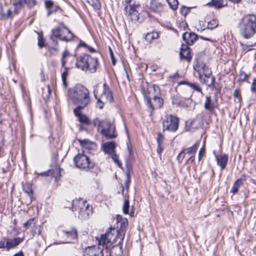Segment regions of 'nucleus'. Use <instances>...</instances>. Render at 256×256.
<instances>
[{
    "instance_id": "obj_26",
    "label": "nucleus",
    "mask_w": 256,
    "mask_h": 256,
    "mask_svg": "<svg viewBox=\"0 0 256 256\" xmlns=\"http://www.w3.org/2000/svg\"><path fill=\"white\" fill-rule=\"evenodd\" d=\"M62 232L65 234L70 240H74L77 238L78 233L76 228H72L68 230H64Z\"/></svg>"
},
{
    "instance_id": "obj_50",
    "label": "nucleus",
    "mask_w": 256,
    "mask_h": 256,
    "mask_svg": "<svg viewBox=\"0 0 256 256\" xmlns=\"http://www.w3.org/2000/svg\"><path fill=\"white\" fill-rule=\"evenodd\" d=\"M190 8L183 6L180 8V13L182 15L186 16L190 12Z\"/></svg>"
},
{
    "instance_id": "obj_30",
    "label": "nucleus",
    "mask_w": 256,
    "mask_h": 256,
    "mask_svg": "<svg viewBox=\"0 0 256 256\" xmlns=\"http://www.w3.org/2000/svg\"><path fill=\"white\" fill-rule=\"evenodd\" d=\"M159 38V34L158 32L152 31L150 32H148L145 36V40L148 43H151L154 40L158 39Z\"/></svg>"
},
{
    "instance_id": "obj_10",
    "label": "nucleus",
    "mask_w": 256,
    "mask_h": 256,
    "mask_svg": "<svg viewBox=\"0 0 256 256\" xmlns=\"http://www.w3.org/2000/svg\"><path fill=\"white\" fill-rule=\"evenodd\" d=\"M144 96L146 102V104L150 109L152 112L156 108H161L163 105V100L160 96H154L152 100L150 93H144Z\"/></svg>"
},
{
    "instance_id": "obj_9",
    "label": "nucleus",
    "mask_w": 256,
    "mask_h": 256,
    "mask_svg": "<svg viewBox=\"0 0 256 256\" xmlns=\"http://www.w3.org/2000/svg\"><path fill=\"white\" fill-rule=\"evenodd\" d=\"M179 126V118L172 114H167L162 122L163 130L175 132Z\"/></svg>"
},
{
    "instance_id": "obj_45",
    "label": "nucleus",
    "mask_w": 256,
    "mask_h": 256,
    "mask_svg": "<svg viewBox=\"0 0 256 256\" xmlns=\"http://www.w3.org/2000/svg\"><path fill=\"white\" fill-rule=\"evenodd\" d=\"M34 220V218H30L24 224V226L26 228H29L32 227V225H34L35 224Z\"/></svg>"
},
{
    "instance_id": "obj_20",
    "label": "nucleus",
    "mask_w": 256,
    "mask_h": 256,
    "mask_svg": "<svg viewBox=\"0 0 256 256\" xmlns=\"http://www.w3.org/2000/svg\"><path fill=\"white\" fill-rule=\"evenodd\" d=\"M164 136L162 134V133L158 132V136L156 138V142L158 144V147L156 148V152L160 156H161V154L163 152L164 150Z\"/></svg>"
},
{
    "instance_id": "obj_4",
    "label": "nucleus",
    "mask_w": 256,
    "mask_h": 256,
    "mask_svg": "<svg viewBox=\"0 0 256 256\" xmlns=\"http://www.w3.org/2000/svg\"><path fill=\"white\" fill-rule=\"evenodd\" d=\"M98 65V58H92L90 54H85L76 58V66L82 70L94 72L96 70Z\"/></svg>"
},
{
    "instance_id": "obj_35",
    "label": "nucleus",
    "mask_w": 256,
    "mask_h": 256,
    "mask_svg": "<svg viewBox=\"0 0 256 256\" xmlns=\"http://www.w3.org/2000/svg\"><path fill=\"white\" fill-rule=\"evenodd\" d=\"M86 2L95 9L99 10L101 8L100 4L98 0H86Z\"/></svg>"
},
{
    "instance_id": "obj_49",
    "label": "nucleus",
    "mask_w": 256,
    "mask_h": 256,
    "mask_svg": "<svg viewBox=\"0 0 256 256\" xmlns=\"http://www.w3.org/2000/svg\"><path fill=\"white\" fill-rule=\"evenodd\" d=\"M23 2L29 8L33 7L36 4V0H23Z\"/></svg>"
},
{
    "instance_id": "obj_25",
    "label": "nucleus",
    "mask_w": 256,
    "mask_h": 256,
    "mask_svg": "<svg viewBox=\"0 0 256 256\" xmlns=\"http://www.w3.org/2000/svg\"><path fill=\"white\" fill-rule=\"evenodd\" d=\"M121 242L118 244L114 246L109 252L110 256H122V247L120 246Z\"/></svg>"
},
{
    "instance_id": "obj_24",
    "label": "nucleus",
    "mask_w": 256,
    "mask_h": 256,
    "mask_svg": "<svg viewBox=\"0 0 256 256\" xmlns=\"http://www.w3.org/2000/svg\"><path fill=\"white\" fill-rule=\"evenodd\" d=\"M150 8L155 12H160L163 10L164 4L158 0H151Z\"/></svg>"
},
{
    "instance_id": "obj_5",
    "label": "nucleus",
    "mask_w": 256,
    "mask_h": 256,
    "mask_svg": "<svg viewBox=\"0 0 256 256\" xmlns=\"http://www.w3.org/2000/svg\"><path fill=\"white\" fill-rule=\"evenodd\" d=\"M92 124L94 126H97L98 129H101L100 134L106 139H112L117 137L114 125L108 119L100 120L98 118H95L92 121Z\"/></svg>"
},
{
    "instance_id": "obj_63",
    "label": "nucleus",
    "mask_w": 256,
    "mask_h": 256,
    "mask_svg": "<svg viewBox=\"0 0 256 256\" xmlns=\"http://www.w3.org/2000/svg\"><path fill=\"white\" fill-rule=\"evenodd\" d=\"M68 71L66 70H65L64 72L62 74V78H64V79H66V77L68 76Z\"/></svg>"
},
{
    "instance_id": "obj_13",
    "label": "nucleus",
    "mask_w": 256,
    "mask_h": 256,
    "mask_svg": "<svg viewBox=\"0 0 256 256\" xmlns=\"http://www.w3.org/2000/svg\"><path fill=\"white\" fill-rule=\"evenodd\" d=\"M85 107L80 106L76 107L74 110V113L76 116L78 118V120L80 122L89 125L91 122L89 118L85 114H82L81 113V110H83Z\"/></svg>"
},
{
    "instance_id": "obj_42",
    "label": "nucleus",
    "mask_w": 256,
    "mask_h": 256,
    "mask_svg": "<svg viewBox=\"0 0 256 256\" xmlns=\"http://www.w3.org/2000/svg\"><path fill=\"white\" fill-rule=\"evenodd\" d=\"M44 6L48 12L51 10L54 6V3L52 0H46L44 1Z\"/></svg>"
},
{
    "instance_id": "obj_36",
    "label": "nucleus",
    "mask_w": 256,
    "mask_h": 256,
    "mask_svg": "<svg viewBox=\"0 0 256 256\" xmlns=\"http://www.w3.org/2000/svg\"><path fill=\"white\" fill-rule=\"evenodd\" d=\"M240 44L241 46L242 51L244 53H246L248 52H249V51L251 50H252V47L255 46L256 44V42H255L254 44H244L240 42Z\"/></svg>"
},
{
    "instance_id": "obj_22",
    "label": "nucleus",
    "mask_w": 256,
    "mask_h": 256,
    "mask_svg": "<svg viewBox=\"0 0 256 256\" xmlns=\"http://www.w3.org/2000/svg\"><path fill=\"white\" fill-rule=\"evenodd\" d=\"M58 28H60V30H62V28L66 29L68 30L69 36H64L62 38H60V40L64 42H70L74 38V34L71 32V31L64 24V23L62 22L59 24Z\"/></svg>"
},
{
    "instance_id": "obj_47",
    "label": "nucleus",
    "mask_w": 256,
    "mask_h": 256,
    "mask_svg": "<svg viewBox=\"0 0 256 256\" xmlns=\"http://www.w3.org/2000/svg\"><path fill=\"white\" fill-rule=\"evenodd\" d=\"M112 155L111 156L114 162L120 168H122V164L120 162L118 159V157L116 154H112Z\"/></svg>"
},
{
    "instance_id": "obj_58",
    "label": "nucleus",
    "mask_w": 256,
    "mask_h": 256,
    "mask_svg": "<svg viewBox=\"0 0 256 256\" xmlns=\"http://www.w3.org/2000/svg\"><path fill=\"white\" fill-rule=\"evenodd\" d=\"M129 6H130L132 8H137L140 6V4L139 2H134V4H130Z\"/></svg>"
},
{
    "instance_id": "obj_61",
    "label": "nucleus",
    "mask_w": 256,
    "mask_h": 256,
    "mask_svg": "<svg viewBox=\"0 0 256 256\" xmlns=\"http://www.w3.org/2000/svg\"><path fill=\"white\" fill-rule=\"evenodd\" d=\"M69 55V52L67 50H66L62 54V58L64 59Z\"/></svg>"
},
{
    "instance_id": "obj_39",
    "label": "nucleus",
    "mask_w": 256,
    "mask_h": 256,
    "mask_svg": "<svg viewBox=\"0 0 256 256\" xmlns=\"http://www.w3.org/2000/svg\"><path fill=\"white\" fill-rule=\"evenodd\" d=\"M38 45L40 48H42L45 45V40L43 38L42 35H40L39 33H38Z\"/></svg>"
},
{
    "instance_id": "obj_31",
    "label": "nucleus",
    "mask_w": 256,
    "mask_h": 256,
    "mask_svg": "<svg viewBox=\"0 0 256 256\" xmlns=\"http://www.w3.org/2000/svg\"><path fill=\"white\" fill-rule=\"evenodd\" d=\"M126 179L125 182V186L127 191H128L129 188L130 184V166L129 165L128 162H127L126 164Z\"/></svg>"
},
{
    "instance_id": "obj_48",
    "label": "nucleus",
    "mask_w": 256,
    "mask_h": 256,
    "mask_svg": "<svg viewBox=\"0 0 256 256\" xmlns=\"http://www.w3.org/2000/svg\"><path fill=\"white\" fill-rule=\"evenodd\" d=\"M61 8L58 5H54L53 8H52L51 10H49L48 12L47 16H49L50 15H51L53 12H58V10H60Z\"/></svg>"
},
{
    "instance_id": "obj_19",
    "label": "nucleus",
    "mask_w": 256,
    "mask_h": 256,
    "mask_svg": "<svg viewBox=\"0 0 256 256\" xmlns=\"http://www.w3.org/2000/svg\"><path fill=\"white\" fill-rule=\"evenodd\" d=\"M100 84H97L94 86L93 94L95 98L97 100L98 106L100 109H102L104 107V102L102 101V98L98 97L99 91L100 90Z\"/></svg>"
},
{
    "instance_id": "obj_11",
    "label": "nucleus",
    "mask_w": 256,
    "mask_h": 256,
    "mask_svg": "<svg viewBox=\"0 0 256 256\" xmlns=\"http://www.w3.org/2000/svg\"><path fill=\"white\" fill-rule=\"evenodd\" d=\"M102 93L98 95V97L102 99H104V100H105V102H112L114 101L112 92L109 86L106 83H104L102 85Z\"/></svg>"
},
{
    "instance_id": "obj_43",
    "label": "nucleus",
    "mask_w": 256,
    "mask_h": 256,
    "mask_svg": "<svg viewBox=\"0 0 256 256\" xmlns=\"http://www.w3.org/2000/svg\"><path fill=\"white\" fill-rule=\"evenodd\" d=\"M186 84L196 91L200 92L202 94H203L200 88L196 84L186 82Z\"/></svg>"
},
{
    "instance_id": "obj_57",
    "label": "nucleus",
    "mask_w": 256,
    "mask_h": 256,
    "mask_svg": "<svg viewBox=\"0 0 256 256\" xmlns=\"http://www.w3.org/2000/svg\"><path fill=\"white\" fill-rule=\"evenodd\" d=\"M205 152V149L204 146L200 148L199 152H198V160H200L202 158V157Z\"/></svg>"
},
{
    "instance_id": "obj_8",
    "label": "nucleus",
    "mask_w": 256,
    "mask_h": 256,
    "mask_svg": "<svg viewBox=\"0 0 256 256\" xmlns=\"http://www.w3.org/2000/svg\"><path fill=\"white\" fill-rule=\"evenodd\" d=\"M198 76L199 78L202 82L204 84H208V78H211V82L208 86H213L215 82V78L212 75V72L204 63H200L198 64Z\"/></svg>"
},
{
    "instance_id": "obj_62",
    "label": "nucleus",
    "mask_w": 256,
    "mask_h": 256,
    "mask_svg": "<svg viewBox=\"0 0 256 256\" xmlns=\"http://www.w3.org/2000/svg\"><path fill=\"white\" fill-rule=\"evenodd\" d=\"M195 157L194 156H191L186 161V164H188V162H192L194 161Z\"/></svg>"
},
{
    "instance_id": "obj_44",
    "label": "nucleus",
    "mask_w": 256,
    "mask_h": 256,
    "mask_svg": "<svg viewBox=\"0 0 256 256\" xmlns=\"http://www.w3.org/2000/svg\"><path fill=\"white\" fill-rule=\"evenodd\" d=\"M234 98H236L237 100V102H240L242 100V96H241V94H240V92L238 90V89H236L234 90Z\"/></svg>"
},
{
    "instance_id": "obj_34",
    "label": "nucleus",
    "mask_w": 256,
    "mask_h": 256,
    "mask_svg": "<svg viewBox=\"0 0 256 256\" xmlns=\"http://www.w3.org/2000/svg\"><path fill=\"white\" fill-rule=\"evenodd\" d=\"M198 146V144L196 143L192 146L188 148L184 149V152L188 154H193L196 153Z\"/></svg>"
},
{
    "instance_id": "obj_59",
    "label": "nucleus",
    "mask_w": 256,
    "mask_h": 256,
    "mask_svg": "<svg viewBox=\"0 0 256 256\" xmlns=\"http://www.w3.org/2000/svg\"><path fill=\"white\" fill-rule=\"evenodd\" d=\"M4 12L3 10V7L2 4L0 2V20L3 18Z\"/></svg>"
},
{
    "instance_id": "obj_55",
    "label": "nucleus",
    "mask_w": 256,
    "mask_h": 256,
    "mask_svg": "<svg viewBox=\"0 0 256 256\" xmlns=\"http://www.w3.org/2000/svg\"><path fill=\"white\" fill-rule=\"evenodd\" d=\"M251 92L256 94V78L254 80L251 86Z\"/></svg>"
},
{
    "instance_id": "obj_29",
    "label": "nucleus",
    "mask_w": 256,
    "mask_h": 256,
    "mask_svg": "<svg viewBox=\"0 0 256 256\" xmlns=\"http://www.w3.org/2000/svg\"><path fill=\"white\" fill-rule=\"evenodd\" d=\"M204 107L206 110H208L210 113L214 112V104L211 102V98L210 96H206Z\"/></svg>"
},
{
    "instance_id": "obj_52",
    "label": "nucleus",
    "mask_w": 256,
    "mask_h": 256,
    "mask_svg": "<svg viewBox=\"0 0 256 256\" xmlns=\"http://www.w3.org/2000/svg\"><path fill=\"white\" fill-rule=\"evenodd\" d=\"M55 173V171L53 170H49L46 172L40 174V176H48L50 175H53Z\"/></svg>"
},
{
    "instance_id": "obj_3",
    "label": "nucleus",
    "mask_w": 256,
    "mask_h": 256,
    "mask_svg": "<svg viewBox=\"0 0 256 256\" xmlns=\"http://www.w3.org/2000/svg\"><path fill=\"white\" fill-rule=\"evenodd\" d=\"M128 224V220L126 218L120 222V228L119 230L110 227L104 234H102L99 238H97L98 245L100 246H102V248H104L108 252V244L111 242L113 234L116 232L118 235H120L122 236V240L126 232V227Z\"/></svg>"
},
{
    "instance_id": "obj_51",
    "label": "nucleus",
    "mask_w": 256,
    "mask_h": 256,
    "mask_svg": "<svg viewBox=\"0 0 256 256\" xmlns=\"http://www.w3.org/2000/svg\"><path fill=\"white\" fill-rule=\"evenodd\" d=\"M186 154V153L184 152V150L179 154L178 156V160L179 163H181L182 162Z\"/></svg>"
},
{
    "instance_id": "obj_40",
    "label": "nucleus",
    "mask_w": 256,
    "mask_h": 256,
    "mask_svg": "<svg viewBox=\"0 0 256 256\" xmlns=\"http://www.w3.org/2000/svg\"><path fill=\"white\" fill-rule=\"evenodd\" d=\"M51 36H54L56 38H59L60 40V38H62L63 36H61V30H60V28H56L52 30V35Z\"/></svg>"
},
{
    "instance_id": "obj_17",
    "label": "nucleus",
    "mask_w": 256,
    "mask_h": 256,
    "mask_svg": "<svg viewBox=\"0 0 256 256\" xmlns=\"http://www.w3.org/2000/svg\"><path fill=\"white\" fill-rule=\"evenodd\" d=\"M246 180V176L245 174H242L240 178L236 180L234 182L232 187L230 190V192L234 194H236L238 191L240 187L243 184V182Z\"/></svg>"
},
{
    "instance_id": "obj_32",
    "label": "nucleus",
    "mask_w": 256,
    "mask_h": 256,
    "mask_svg": "<svg viewBox=\"0 0 256 256\" xmlns=\"http://www.w3.org/2000/svg\"><path fill=\"white\" fill-rule=\"evenodd\" d=\"M172 104L178 106H182L184 105V98L178 95L174 96L172 99Z\"/></svg>"
},
{
    "instance_id": "obj_28",
    "label": "nucleus",
    "mask_w": 256,
    "mask_h": 256,
    "mask_svg": "<svg viewBox=\"0 0 256 256\" xmlns=\"http://www.w3.org/2000/svg\"><path fill=\"white\" fill-rule=\"evenodd\" d=\"M208 4L216 8H220L227 5L226 0H212Z\"/></svg>"
},
{
    "instance_id": "obj_18",
    "label": "nucleus",
    "mask_w": 256,
    "mask_h": 256,
    "mask_svg": "<svg viewBox=\"0 0 256 256\" xmlns=\"http://www.w3.org/2000/svg\"><path fill=\"white\" fill-rule=\"evenodd\" d=\"M22 242V239L18 237L14 238H6V250H9L18 246Z\"/></svg>"
},
{
    "instance_id": "obj_1",
    "label": "nucleus",
    "mask_w": 256,
    "mask_h": 256,
    "mask_svg": "<svg viewBox=\"0 0 256 256\" xmlns=\"http://www.w3.org/2000/svg\"><path fill=\"white\" fill-rule=\"evenodd\" d=\"M68 96L77 107H86L90 103V97L88 89L81 84L68 90Z\"/></svg>"
},
{
    "instance_id": "obj_37",
    "label": "nucleus",
    "mask_w": 256,
    "mask_h": 256,
    "mask_svg": "<svg viewBox=\"0 0 256 256\" xmlns=\"http://www.w3.org/2000/svg\"><path fill=\"white\" fill-rule=\"evenodd\" d=\"M218 25V22L216 19H213L208 22L207 28L213 30L216 28Z\"/></svg>"
},
{
    "instance_id": "obj_41",
    "label": "nucleus",
    "mask_w": 256,
    "mask_h": 256,
    "mask_svg": "<svg viewBox=\"0 0 256 256\" xmlns=\"http://www.w3.org/2000/svg\"><path fill=\"white\" fill-rule=\"evenodd\" d=\"M248 76V75L244 71L240 70L238 75V80L241 82H244L246 80Z\"/></svg>"
},
{
    "instance_id": "obj_46",
    "label": "nucleus",
    "mask_w": 256,
    "mask_h": 256,
    "mask_svg": "<svg viewBox=\"0 0 256 256\" xmlns=\"http://www.w3.org/2000/svg\"><path fill=\"white\" fill-rule=\"evenodd\" d=\"M81 145L86 148H90L88 146L89 144H91L92 146H95V144L94 143H91L88 140H84L80 141Z\"/></svg>"
},
{
    "instance_id": "obj_16",
    "label": "nucleus",
    "mask_w": 256,
    "mask_h": 256,
    "mask_svg": "<svg viewBox=\"0 0 256 256\" xmlns=\"http://www.w3.org/2000/svg\"><path fill=\"white\" fill-rule=\"evenodd\" d=\"M124 10L126 12L129 14L130 18L132 20L136 21L139 19V14L136 8H132L130 6L126 5L124 7Z\"/></svg>"
},
{
    "instance_id": "obj_6",
    "label": "nucleus",
    "mask_w": 256,
    "mask_h": 256,
    "mask_svg": "<svg viewBox=\"0 0 256 256\" xmlns=\"http://www.w3.org/2000/svg\"><path fill=\"white\" fill-rule=\"evenodd\" d=\"M72 210L80 220H86L92 214V206L82 199L72 200Z\"/></svg>"
},
{
    "instance_id": "obj_7",
    "label": "nucleus",
    "mask_w": 256,
    "mask_h": 256,
    "mask_svg": "<svg viewBox=\"0 0 256 256\" xmlns=\"http://www.w3.org/2000/svg\"><path fill=\"white\" fill-rule=\"evenodd\" d=\"M74 162L77 168L86 170L94 168L95 166L94 163L90 160L84 152L78 153L74 158Z\"/></svg>"
},
{
    "instance_id": "obj_53",
    "label": "nucleus",
    "mask_w": 256,
    "mask_h": 256,
    "mask_svg": "<svg viewBox=\"0 0 256 256\" xmlns=\"http://www.w3.org/2000/svg\"><path fill=\"white\" fill-rule=\"evenodd\" d=\"M6 238H3L0 240V248L6 249Z\"/></svg>"
},
{
    "instance_id": "obj_2",
    "label": "nucleus",
    "mask_w": 256,
    "mask_h": 256,
    "mask_svg": "<svg viewBox=\"0 0 256 256\" xmlns=\"http://www.w3.org/2000/svg\"><path fill=\"white\" fill-rule=\"evenodd\" d=\"M240 36L245 39L253 37L256 34V16L248 14L242 17L239 24Z\"/></svg>"
},
{
    "instance_id": "obj_64",
    "label": "nucleus",
    "mask_w": 256,
    "mask_h": 256,
    "mask_svg": "<svg viewBox=\"0 0 256 256\" xmlns=\"http://www.w3.org/2000/svg\"><path fill=\"white\" fill-rule=\"evenodd\" d=\"M14 256H24L23 252L20 251L18 253L15 254Z\"/></svg>"
},
{
    "instance_id": "obj_56",
    "label": "nucleus",
    "mask_w": 256,
    "mask_h": 256,
    "mask_svg": "<svg viewBox=\"0 0 256 256\" xmlns=\"http://www.w3.org/2000/svg\"><path fill=\"white\" fill-rule=\"evenodd\" d=\"M12 12L10 9H8L7 12V14L4 13L3 18H12Z\"/></svg>"
},
{
    "instance_id": "obj_27",
    "label": "nucleus",
    "mask_w": 256,
    "mask_h": 256,
    "mask_svg": "<svg viewBox=\"0 0 256 256\" xmlns=\"http://www.w3.org/2000/svg\"><path fill=\"white\" fill-rule=\"evenodd\" d=\"M22 189L24 192L28 194L30 199V202L33 200L34 198L33 190H32V185L30 183L26 182L22 184Z\"/></svg>"
},
{
    "instance_id": "obj_14",
    "label": "nucleus",
    "mask_w": 256,
    "mask_h": 256,
    "mask_svg": "<svg viewBox=\"0 0 256 256\" xmlns=\"http://www.w3.org/2000/svg\"><path fill=\"white\" fill-rule=\"evenodd\" d=\"M190 50V48L187 45L182 44L180 52V59H185L190 62L192 58Z\"/></svg>"
},
{
    "instance_id": "obj_60",
    "label": "nucleus",
    "mask_w": 256,
    "mask_h": 256,
    "mask_svg": "<svg viewBox=\"0 0 256 256\" xmlns=\"http://www.w3.org/2000/svg\"><path fill=\"white\" fill-rule=\"evenodd\" d=\"M88 46V45L86 44L82 40H80V42L78 44V48L84 47L86 48H87Z\"/></svg>"
},
{
    "instance_id": "obj_23",
    "label": "nucleus",
    "mask_w": 256,
    "mask_h": 256,
    "mask_svg": "<svg viewBox=\"0 0 256 256\" xmlns=\"http://www.w3.org/2000/svg\"><path fill=\"white\" fill-rule=\"evenodd\" d=\"M102 148L105 153L112 154L114 152L116 144L114 142H109L104 143Z\"/></svg>"
},
{
    "instance_id": "obj_21",
    "label": "nucleus",
    "mask_w": 256,
    "mask_h": 256,
    "mask_svg": "<svg viewBox=\"0 0 256 256\" xmlns=\"http://www.w3.org/2000/svg\"><path fill=\"white\" fill-rule=\"evenodd\" d=\"M216 159L218 164L220 167L221 170L224 169L228 162V154H224L222 155L220 158L216 155Z\"/></svg>"
},
{
    "instance_id": "obj_33",
    "label": "nucleus",
    "mask_w": 256,
    "mask_h": 256,
    "mask_svg": "<svg viewBox=\"0 0 256 256\" xmlns=\"http://www.w3.org/2000/svg\"><path fill=\"white\" fill-rule=\"evenodd\" d=\"M130 202L128 199L125 200L122 206V212L124 214H129L130 216H134V212L131 210L129 212Z\"/></svg>"
},
{
    "instance_id": "obj_38",
    "label": "nucleus",
    "mask_w": 256,
    "mask_h": 256,
    "mask_svg": "<svg viewBox=\"0 0 256 256\" xmlns=\"http://www.w3.org/2000/svg\"><path fill=\"white\" fill-rule=\"evenodd\" d=\"M23 4V0H18L17 2L14 3V12H18L22 8Z\"/></svg>"
},
{
    "instance_id": "obj_15",
    "label": "nucleus",
    "mask_w": 256,
    "mask_h": 256,
    "mask_svg": "<svg viewBox=\"0 0 256 256\" xmlns=\"http://www.w3.org/2000/svg\"><path fill=\"white\" fill-rule=\"evenodd\" d=\"M199 36L194 32H186L182 34V38L188 45H192Z\"/></svg>"
},
{
    "instance_id": "obj_54",
    "label": "nucleus",
    "mask_w": 256,
    "mask_h": 256,
    "mask_svg": "<svg viewBox=\"0 0 256 256\" xmlns=\"http://www.w3.org/2000/svg\"><path fill=\"white\" fill-rule=\"evenodd\" d=\"M108 49H109V51H110V58L112 59V64L113 66H114L116 63V60L114 58L113 52L112 50V48L110 46L108 47Z\"/></svg>"
},
{
    "instance_id": "obj_12",
    "label": "nucleus",
    "mask_w": 256,
    "mask_h": 256,
    "mask_svg": "<svg viewBox=\"0 0 256 256\" xmlns=\"http://www.w3.org/2000/svg\"><path fill=\"white\" fill-rule=\"evenodd\" d=\"M85 256H103V248L96 246H88L86 248Z\"/></svg>"
}]
</instances>
